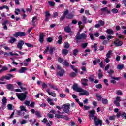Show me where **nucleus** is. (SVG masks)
Instances as JSON below:
<instances>
[{"label": "nucleus", "mask_w": 126, "mask_h": 126, "mask_svg": "<svg viewBox=\"0 0 126 126\" xmlns=\"http://www.w3.org/2000/svg\"><path fill=\"white\" fill-rule=\"evenodd\" d=\"M72 88L75 91L80 92L79 93V96H83L84 95L86 96H89V92L86 90H83V89L81 88H79L77 84H74L72 86Z\"/></svg>", "instance_id": "f257e3e1"}, {"label": "nucleus", "mask_w": 126, "mask_h": 126, "mask_svg": "<svg viewBox=\"0 0 126 126\" xmlns=\"http://www.w3.org/2000/svg\"><path fill=\"white\" fill-rule=\"evenodd\" d=\"M94 121L95 126H98L99 125H100V126H102L103 124V120L100 119V118H98L96 116H94Z\"/></svg>", "instance_id": "f03ea898"}, {"label": "nucleus", "mask_w": 126, "mask_h": 126, "mask_svg": "<svg viewBox=\"0 0 126 126\" xmlns=\"http://www.w3.org/2000/svg\"><path fill=\"white\" fill-rule=\"evenodd\" d=\"M62 108L64 112V113H66V114H69L70 113V105H66V104H64L63 105H62Z\"/></svg>", "instance_id": "7ed1b4c3"}, {"label": "nucleus", "mask_w": 126, "mask_h": 126, "mask_svg": "<svg viewBox=\"0 0 126 126\" xmlns=\"http://www.w3.org/2000/svg\"><path fill=\"white\" fill-rule=\"evenodd\" d=\"M27 91H26L24 93H21L20 94H17V97L20 101H24L26 99V94H27Z\"/></svg>", "instance_id": "20e7f679"}, {"label": "nucleus", "mask_w": 126, "mask_h": 126, "mask_svg": "<svg viewBox=\"0 0 126 126\" xmlns=\"http://www.w3.org/2000/svg\"><path fill=\"white\" fill-rule=\"evenodd\" d=\"M56 47H50V46H47L44 51L43 52L44 54H47L49 50V55H53L54 54V50H55Z\"/></svg>", "instance_id": "39448f33"}, {"label": "nucleus", "mask_w": 126, "mask_h": 126, "mask_svg": "<svg viewBox=\"0 0 126 126\" xmlns=\"http://www.w3.org/2000/svg\"><path fill=\"white\" fill-rule=\"evenodd\" d=\"M13 35L14 37H15V38H17L19 36L25 37V36L26 35V33H25V32H18L14 34Z\"/></svg>", "instance_id": "423d86ee"}, {"label": "nucleus", "mask_w": 126, "mask_h": 126, "mask_svg": "<svg viewBox=\"0 0 126 126\" xmlns=\"http://www.w3.org/2000/svg\"><path fill=\"white\" fill-rule=\"evenodd\" d=\"M96 115V111L93 109L89 112V118L90 120H93L94 119V115Z\"/></svg>", "instance_id": "0eeeda50"}, {"label": "nucleus", "mask_w": 126, "mask_h": 126, "mask_svg": "<svg viewBox=\"0 0 126 126\" xmlns=\"http://www.w3.org/2000/svg\"><path fill=\"white\" fill-rule=\"evenodd\" d=\"M114 44L116 47H120V46L123 45V41L120 40L119 39H116L114 41Z\"/></svg>", "instance_id": "6e6552de"}, {"label": "nucleus", "mask_w": 126, "mask_h": 126, "mask_svg": "<svg viewBox=\"0 0 126 126\" xmlns=\"http://www.w3.org/2000/svg\"><path fill=\"white\" fill-rule=\"evenodd\" d=\"M24 45V41L23 40H20L17 45V48L19 50H22V47Z\"/></svg>", "instance_id": "1a4fd4ad"}, {"label": "nucleus", "mask_w": 126, "mask_h": 126, "mask_svg": "<svg viewBox=\"0 0 126 126\" xmlns=\"http://www.w3.org/2000/svg\"><path fill=\"white\" fill-rule=\"evenodd\" d=\"M81 82L82 85H83L84 86H88V84H87V83L88 82V79L86 78L82 79Z\"/></svg>", "instance_id": "9d476101"}, {"label": "nucleus", "mask_w": 126, "mask_h": 126, "mask_svg": "<svg viewBox=\"0 0 126 126\" xmlns=\"http://www.w3.org/2000/svg\"><path fill=\"white\" fill-rule=\"evenodd\" d=\"M6 88L8 90H10L11 91H13L14 90V87L13 84H8L6 85Z\"/></svg>", "instance_id": "9b49d317"}, {"label": "nucleus", "mask_w": 126, "mask_h": 126, "mask_svg": "<svg viewBox=\"0 0 126 126\" xmlns=\"http://www.w3.org/2000/svg\"><path fill=\"white\" fill-rule=\"evenodd\" d=\"M45 35H44V33H40L39 36V42L41 44H43V43H44V38H45Z\"/></svg>", "instance_id": "f8f14e48"}, {"label": "nucleus", "mask_w": 126, "mask_h": 126, "mask_svg": "<svg viewBox=\"0 0 126 126\" xmlns=\"http://www.w3.org/2000/svg\"><path fill=\"white\" fill-rule=\"evenodd\" d=\"M121 78L120 77H115L111 76V79H114V80H110V83H113V84H115L116 83V80H119Z\"/></svg>", "instance_id": "ddd939ff"}, {"label": "nucleus", "mask_w": 126, "mask_h": 126, "mask_svg": "<svg viewBox=\"0 0 126 126\" xmlns=\"http://www.w3.org/2000/svg\"><path fill=\"white\" fill-rule=\"evenodd\" d=\"M50 16H51V14H50V12L49 11H46L45 12V21H49V19Z\"/></svg>", "instance_id": "4468645a"}, {"label": "nucleus", "mask_w": 126, "mask_h": 126, "mask_svg": "<svg viewBox=\"0 0 126 126\" xmlns=\"http://www.w3.org/2000/svg\"><path fill=\"white\" fill-rule=\"evenodd\" d=\"M46 92L50 95V96H52V97H54V98L56 97V93H53L52 92H50V89H47L46 90Z\"/></svg>", "instance_id": "2eb2a0df"}, {"label": "nucleus", "mask_w": 126, "mask_h": 126, "mask_svg": "<svg viewBox=\"0 0 126 126\" xmlns=\"http://www.w3.org/2000/svg\"><path fill=\"white\" fill-rule=\"evenodd\" d=\"M63 74H64V70L63 69H62L61 70V71L57 72V75H58V76H60V77H62V76H63Z\"/></svg>", "instance_id": "dca6fc26"}, {"label": "nucleus", "mask_w": 126, "mask_h": 126, "mask_svg": "<svg viewBox=\"0 0 126 126\" xmlns=\"http://www.w3.org/2000/svg\"><path fill=\"white\" fill-rule=\"evenodd\" d=\"M13 75L11 74H7V75L5 76L6 80H10L11 78H13Z\"/></svg>", "instance_id": "f3484780"}, {"label": "nucleus", "mask_w": 126, "mask_h": 126, "mask_svg": "<svg viewBox=\"0 0 126 126\" xmlns=\"http://www.w3.org/2000/svg\"><path fill=\"white\" fill-rule=\"evenodd\" d=\"M48 85L51 88H52V89H54V90H56L57 91L59 90V89L57 88V86L52 85L51 84V83H48Z\"/></svg>", "instance_id": "a211bd4d"}, {"label": "nucleus", "mask_w": 126, "mask_h": 126, "mask_svg": "<svg viewBox=\"0 0 126 126\" xmlns=\"http://www.w3.org/2000/svg\"><path fill=\"white\" fill-rule=\"evenodd\" d=\"M62 42H63V36H62V35H59V36L58 37V40L57 41V44H59V45H61Z\"/></svg>", "instance_id": "6ab92c4d"}, {"label": "nucleus", "mask_w": 126, "mask_h": 126, "mask_svg": "<svg viewBox=\"0 0 126 126\" xmlns=\"http://www.w3.org/2000/svg\"><path fill=\"white\" fill-rule=\"evenodd\" d=\"M55 117L57 119H64V116H63V115L59 114H55Z\"/></svg>", "instance_id": "aec40b11"}, {"label": "nucleus", "mask_w": 126, "mask_h": 126, "mask_svg": "<svg viewBox=\"0 0 126 126\" xmlns=\"http://www.w3.org/2000/svg\"><path fill=\"white\" fill-rule=\"evenodd\" d=\"M106 33L108 34V35H113V34H114V31L111 29H108L106 31Z\"/></svg>", "instance_id": "412c9836"}, {"label": "nucleus", "mask_w": 126, "mask_h": 126, "mask_svg": "<svg viewBox=\"0 0 126 126\" xmlns=\"http://www.w3.org/2000/svg\"><path fill=\"white\" fill-rule=\"evenodd\" d=\"M79 40H81V37L80 36V35H76L75 41H76V43L77 44H78V43H79Z\"/></svg>", "instance_id": "4be33fe9"}, {"label": "nucleus", "mask_w": 126, "mask_h": 126, "mask_svg": "<svg viewBox=\"0 0 126 126\" xmlns=\"http://www.w3.org/2000/svg\"><path fill=\"white\" fill-rule=\"evenodd\" d=\"M68 54V50L66 49H63L62 50V55H64V56H66Z\"/></svg>", "instance_id": "5701e85b"}, {"label": "nucleus", "mask_w": 126, "mask_h": 126, "mask_svg": "<svg viewBox=\"0 0 126 126\" xmlns=\"http://www.w3.org/2000/svg\"><path fill=\"white\" fill-rule=\"evenodd\" d=\"M81 20L84 24H86L87 22V18L85 16H83L81 17Z\"/></svg>", "instance_id": "b1692460"}, {"label": "nucleus", "mask_w": 126, "mask_h": 126, "mask_svg": "<svg viewBox=\"0 0 126 126\" xmlns=\"http://www.w3.org/2000/svg\"><path fill=\"white\" fill-rule=\"evenodd\" d=\"M37 19V17L34 16L32 18V25H33V26H37V25L36 24V21L35 20H36Z\"/></svg>", "instance_id": "393cba45"}, {"label": "nucleus", "mask_w": 126, "mask_h": 126, "mask_svg": "<svg viewBox=\"0 0 126 126\" xmlns=\"http://www.w3.org/2000/svg\"><path fill=\"white\" fill-rule=\"evenodd\" d=\"M69 47H70V44L68 43V42H64V49H69Z\"/></svg>", "instance_id": "a878e982"}, {"label": "nucleus", "mask_w": 126, "mask_h": 126, "mask_svg": "<svg viewBox=\"0 0 126 126\" xmlns=\"http://www.w3.org/2000/svg\"><path fill=\"white\" fill-rule=\"evenodd\" d=\"M70 27L68 26H66L64 28V31H65V32H66V33H70Z\"/></svg>", "instance_id": "bb28decb"}, {"label": "nucleus", "mask_w": 126, "mask_h": 126, "mask_svg": "<svg viewBox=\"0 0 126 126\" xmlns=\"http://www.w3.org/2000/svg\"><path fill=\"white\" fill-rule=\"evenodd\" d=\"M112 53H113V51L109 50L108 51L106 54V58H111V55H112Z\"/></svg>", "instance_id": "cd10ccee"}, {"label": "nucleus", "mask_w": 126, "mask_h": 126, "mask_svg": "<svg viewBox=\"0 0 126 126\" xmlns=\"http://www.w3.org/2000/svg\"><path fill=\"white\" fill-rule=\"evenodd\" d=\"M116 94L118 96H122L123 95V92L121 90H117L116 91Z\"/></svg>", "instance_id": "c85d7f7f"}, {"label": "nucleus", "mask_w": 126, "mask_h": 126, "mask_svg": "<svg viewBox=\"0 0 126 126\" xmlns=\"http://www.w3.org/2000/svg\"><path fill=\"white\" fill-rule=\"evenodd\" d=\"M25 70H27V68L26 67H21L19 70L20 73H23L25 71Z\"/></svg>", "instance_id": "c756f323"}, {"label": "nucleus", "mask_w": 126, "mask_h": 126, "mask_svg": "<svg viewBox=\"0 0 126 126\" xmlns=\"http://www.w3.org/2000/svg\"><path fill=\"white\" fill-rule=\"evenodd\" d=\"M77 73H76L75 72H71L70 74H69V76L71 78H73V77H75V76H76Z\"/></svg>", "instance_id": "7c9ffc66"}, {"label": "nucleus", "mask_w": 126, "mask_h": 126, "mask_svg": "<svg viewBox=\"0 0 126 126\" xmlns=\"http://www.w3.org/2000/svg\"><path fill=\"white\" fill-rule=\"evenodd\" d=\"M102 104L104 105H107V104H108V99H107V98H102Z\"/></svg>", "instance_id": "2f4dec72"}, {"label": "nucleus", "mask_w": 126, "mask_h": 126, "mask_svg": "<svg viewBox=\"0 0 126 126\" xmlns=\"http://www.w3.org/2000/svg\"><path fill=\"white\" fill-rule=\"evenodd\" d=\"M62 64L65 66H69V63L66 60H64V62L62 63Z\"/></svg>", "instance_id": "473e14b6"}, {"label": "nucleus", "mask_w": 126, "mask_h": 126, "mask_svg": "<svg viewBox=\"0 0 126 126\" xmlns=\"http://www.w3.org/2000/svg\"><path fill=\"white\" fill-rule=\"evenodd\" d=\"M8 69V68L6 66H3L1 70H0V72L1 73V72H3V71H6V70H7Z\"/></svg>", "instance_id": "72a5a7b5"}, {"label": "nucleus", "mask_w": 126, "mask_h": 126, "mask_svg": "<svg viewBox=\"0 0 126 126\" xmlns=\"http://www.w3.org/2000/svg\"><path fill=\"white\" fill-rule=\"evenodd\" d=\"M35 115L37 118H42V115H41V113L38 111H35Z\"/></svg>", "instance_id": "f704fd0d"}, {"label": "nucleus", "mask_w": 126, "mask_h": 126, "mask_svg": "<svg viewBox=\"0 0 126 126\" xmlns=\"http://www.w3.org/2000/svg\"><path fill=\"white\" fill-rule=\"evenodd\" d=\"M95 87L97 89H101L103 88V85H102V84H97L95 85Z\"/></svg>", "instance_id": "c9c22d12"}, {"label": "nucleus", "mask_w": 126, "mask_h": 126, "mask_svg": "<svg viewBox=\"0 0 126 126\" xmlns=\"http://www.w3.org/2000/svg\"><path fill=\"white\" fill-rule=\"evenodd\" d=\"M70 67H71V68H72V69H73V70L74 71H75V72L76 73H78V70L77 69H76V68H74V66H73V65H70Z\"/></svg>", "instance_id": "e433bc0d"}, {"label": "nucleus", "mask_w": 126, "mask_h": 126, "mask_svg": "<svg viewBox=\"0 0 126 126\" xmlns=\"http://www.w3.org/2000/svg\"><path fill=\"white\" fill-rule=\"evenodd\" d=\"M124 68V64H119L117 66V69L122 70Z\"/></svg>", "instance_id": "4c0bfd02"}, {"label": "nucleus", "mask_w": 126, "mask_h": 126, "mask_svg": "<svg viewBox=\"0 0 126 126\" xmlns=\"http://www.w3.org/2000/svg\"><path fill=\"white\" fill-rule=\"evenodd\" d=\"M79 51L78 49H75L73 50V56H76L77 55V53H79Z\"/></svg>", "instance_id": "58836bf2"}, {"label": "nucleus", "mask_w": 126, "mask_h": 126, "mask_svg": "<svg viewBox=\"0 0 126 126\" xmlns=\"http://www.w3.org/2000/svg\"><path fill=\"white\" fill-rule=\"evenodd\" d=\"M111 12H112L113 14L118 13V12H119V10L117 9L116 8H113L111 10Z\"/></svg>", "instance_id": "ea45409f"}, {"label": "nucleus", "mask_w": 126, "mask_h": 126, "mask_svg": "<svg viewBox=\"0 0 126 126\" xmlns=\"http://www.w3.org/2000/svg\"><path fill=\"white\" fill-rule=\"evenodd\" d=\"M11 40H9V43H10L11 44H13L14 42H15V41H16V39L11 37Z\"/></svg>", "instance_id": "a19ab883"}, {"label": "nucleus", "mask_w": 126, "mask_h": 126, "mask_svg": "<svg viewBox=\"0 0 126 126\" xmlns=\"http://www.w3.org/2000/svg\"><path fill=\"white\" fill-rule=\"evenodd\" d=\"M80 36L81 37V39H86L87 37L85 33H82Z\"/></svg>", "instance_id": "79ce46f5"}, {"label": "nucleus", "mask_w": 126, "mask_h": 126, "mask_svg": "<svg viewBox=\"0 0 126 126\" xmlns=\"http://www.w3.org/2000/svg\"><path fill=\"white\" fill-rule=\"evenodd\" d=\"M98 23L99 25H100V26H104L105 25V22H104L103 20H99Z\"/></svg>", "instance_id": "37998d69"}, {"label": "nucleus", "mask_w": 126, "mask_h": 126, "mask_svg": "<svg viewBox=\"0 0 126 126\" xmlns=\"http://www.w3.org/2000/svg\"><path fill=\"white\" fill-rule=\"evenodd\" d=\"M4 8H5L7 10L9 9V8H8V6H6V5H4L3 6H1L0 7V10H2V9H4Z\"/></svg>", "instance_id": "c03bdc74"}, {"label": "nucleus", "mask_w": 126, "mask_h": 126, "mask_svg": "<svg viewBox=\"0 0 126 126\" xmlns=\"http://www.w3.org/2000/svg\"><path fill=\"white\" fill-rule=\"evenodd\" d=\"M2 101L3 104H6V103H7V99H6V97H3L2 99Z\"/></svg>", "instance_id": "a18cd8bd"}, {"label": "nucleus", "mask_w": 126, "mask_h": 126, "mask_svg": "<svg viewBox=\"0 0 126 126\" xmlns=\"http://www.w3.org/2000/svg\"><path fill=\"white\" fill-rule=\"evenodd\" d=\"M88 45V43H84L82 44L81 47L83 49H85V48H86V47H87Z\"/></svg>", "instance_id": "49530a36"}, {"label": "nucleus", "mask_w": 126, "mask_h": 126, "mask_svg": "<svg viewBox=\"0 0 126 126\" xmlns=\"http://www.w3.org/2000/svg\"><path fill=\"white\" fill-rule=\"evenodd\" d=\"M32 5H31L30 6V8H27V12H31V11H32Z\"/></svg>", "instance_id": "de8ad7c7"}, {"label": "nucleus", "mask_w": 126, "mask_h": 126, "mask_svg": "<svg viewBox=\"0 0 126 126\" xmlns=\"http://www.w3.org/2000/svg\"><path fill=\"white\" fill-rule=\"evenodd\" d=\"M7 108L9 111H12V105L11 104H8L7 105Z\"/></svg>", "instance_id": "09e8293b"}, {"label": "nucleus", "mask_w": 126, "mask_h": 126, "mask_svg": "<svg viewBox=\"0 0 126 126\" xmlns=\"http://www.w3.org/2000/svg\"><path fill=\"white\" fill-rule=\"evenodd\" d=\"M58 61L59 63H63V59L61 57H59L58 59Z\"/></svg>", "instance_id": "8fccbe9b"}, {"label": "nucleus", "mask_w": 126, "mask_h": 126, "mask_svg": "<svg viewBox=\"0 0 126 126\" xmlns=\"http://www.w3.org/2000/svg\"><path fill=\"white\" fill-rule=\"evenodd\" d=\"M120 101H114V104L115 105L116 107H120Z\"/></svg>", "instance_id": "3c124183"}, {"label": "nucleus", "mask_w": 126, "mask_h": 126, "mask_svg": "<svg viewBox=\"0 0 126 126\" xmlns=\"http://www.w3.org/2000/svg\"><path fill=\"white\" fill-rule=\"evenodd\" d=\"M66 96V94H63V93L60 94V97L61 98H65Z\"/></svg>", "instance_id": "603ef678"}, {"label": "nucleus", "mask_w": 126, "mask_h": 126, "mask_svg": "<svg viewBox=\"0 0 126 126\" xmlns=\"http://www.w3.org/2000/svg\"><path fill=\"white\" fill-rule=\"evenodd\" d=\"M96 98H98V101L99 102H100L102 100V96L96 94Z\"/></svg>", "instance_id": "864d4df0"}, {"label": "nucleus", "mask_w": 126, "mask_h": 126, "mask_svg": "<svg viewBox=\"0 0 126 126\" xmlns=\"http://www.w3.org/2000/svg\"><path fill=\"white\" fill-rule=\"evenodd\" d=\"M107 9H108L107 7H104V8H102L101 9V11L102 12H106L107 11Z\"/></svg>", "instance_id": "5fc2aeb1"}, {"label": "nucleus", "mask_w": 126, "mask_h": 126, "mask_svg": "<svg viewBox=\"0 0 126 126\" xmlns=\"http://www.w3.org/2000/svg\"><path fill=\"white\" fill-rule=\"evenodd\" d=\"M21 111L22 112V111H25V112H27V110L25 109V107L22 106H20Z\"/></svg>", "instance_id": "6e6d98bb"}, {"label": "nucleus", "mask_w": 126, "mask_h": 126, "mask_svg": "<svg viewBox=\"0 0 126 126\" xmlns=\"http://www.w3.org/2000/svg\"><path fill=\"white\" fill-rule=\"evenodd\" d=\"M47 41L48 43H52V42H53V38L52 37H49L47 38Z\"/></svg>", "instance_id": "4d7b16f0"}, {"label": "nucleus", "mask_w": 126, "mask_h": 126, "mask_svg": "<svg viewBox=\"0 0 126 126\" xmlns=\"http://www.w3.org/2000/svg\"><path fill=\"white\" fill-rule=\"evenodd\" d=\"M48 3L50 6L53 7L55 6V2L53 1H49Z\"/></svg>", "instance_id": "13d9d810"}, {"label": "nucleus", "mask_w": 126, "mask_h": 126, "mask_svg": "<svg viewBox=\"0 0 126 126\" xmlns=\"http://www.w3.org/2000/svg\"><path fill=\"white\" fill-rule=\"evenodd\" d=\"M73 15L72 14H69L66 16V18L67 19H71V18H73Z\"/></svg>", "instance_id": "bf43d9fd"}, {"label": "nucleus", "mask_w": 126, "mask_h": 126, "mask_svg": "<svg viewBox=\"0 0 126 126\" xmlns=\"http://www.w3.org/2000/svg\"><path fill=\"white\" fill-rule=\"evenodd\" d=\"M121 117H122V118H124L125 119V120H126V113L125 112H123L121 114Z\"/></svg>", "instance_id": "052dcab7"}, {"label": "nucleus", "mask_w": 126, "mask_h": 126, "mask_svg": "<svg viewBox=\"0 0 126 126\" xmlns=\"http://www.w3.org/2000/svg\"><path fill=\"white\" fill-rule=\"evenodd\" d=\"M106 38H107L108 41H110L111 39H114V36L112 35H107L106 36Z\"/></svg>", "instance_id": "680f3d73"}, {"label": "nucleus", "mask_w": 126, "mask_h": 126, "mask_svg": "<svg viewBox=\"0 0 126 126\" xmlns=\"http://www.w3.org/2000/svg\"><path fill=\"white\" fill-rule=\"evenodd\" d=\"M89 36L93 41H94L95 40V38H94V36H93V33H89Z\"/></svg>", "instance_id": "e2e57ef3"}, {"label": "nucleus", "mask_w": 126, "mask_h": 126, "mask_svg": "<svg viewBox=\"0 0 126 126\" xmlns=\"http://www.w3.org/2000/svg\"><path fill=\"white\" fill-rule=\"evenodd\" d=\"M116 119L115 116H110L109 118V120L110 121H114Z\"/></svg>", "instance_id": "0e129e2a"}, {"label": "nucleus", "mask_w": 126, "mask_h": 126, "mask_svg": "<svg viewBox=\"0 0 126 126\" xmlns=\"http://www.w3.org/2000/svg\"><path fill=\"white\" fill-rule=\"evenodd\" d=\"M97 43H94V45L93 46V48H94V51L95 52H96V51H97V50H98V46H97Z\"/></svg>", "instance_id": "69168bd1"}, {"label": "nucleus", "mask_w": 126, "mask_h": 126, "mask_svg": "<svg viewBox=\"0 0 126 126\" xmlns=\"http://www.w3.org/2000/svg\"><path fill=\"white\" fill-rule=\"evenodd\" d=\"M16 113L18 116H21V115H22V112L21 110H17Z\"/></svg>", "instance_id": "338daca9"}, {"label": "nucleus", "mask_w": 126, "mask_h": 126, "mask_svg": "<svg viewBox=\"0 0 126 126\" xmlns=\"http://www.w3.org/2000/svg\"><path fill=\"white\" fill-rule=\"evenodd\" d=\"M48 87V85L46 84L45 83H43L42 84V88L43 89H45V88H47Z\"/></svg>", "instance_id": "774afa93"}]
</instances>
